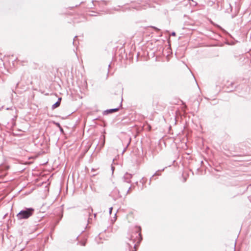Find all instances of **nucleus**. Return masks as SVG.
<instances>
[{
  "label": "nucleus",
  "instance_id": "5701e85b",
  "mask_svg": "<svg viewBox=\"0 0 251 251\" xmlns=\"http://www.w3.org/2000/svg\"><path fill=\"white\" fill-rule=\"evenodd\" d=\"M153 177H151L150 179V182H149V184L150 185L151 183V181L152 180V179L153 178Z\"/></svg>",
  "mask_w": 251,
  "mask_h": 251
},
{
  "label": "nucleus",
  "instance_id": "9d476101",
  "mask_svg": "<svg viewBox=\"0 0 251 251\" xmlns=\"http://www.w3.org/2000/svg\"><path fill=\"white\" fill-rule=\"evenodd\" d=\"M104 144H105V137H104V136H103V141H102V142L100 144V148H103L104 146Z\"/></svg>",
  "mask_w": 251,
  "mask_h": 251
},
{
  "label": "nucleus",
  "instance_id": "dca6fc26",
  "mask_svg": "<svg viewBox=\"0 0 251 251\" xmlns=\"http://www.w3.org/2000/svg\"><path fill=\"white\" fill-rule=\"evenodd\" d=\"M59 130L62 133H64V130L63 129V128L61 126H60V127H59Z\"/></svg>",
  "mask_w": 251,
  "mask_h": 251
},
{
  "label": "nucleus",
  "instance_id": "f257e3e1",
  "mask_svg": "<svg viewBox=\"0 0 251 251\" xmlns=\"http://www.w3.org/2000/svg\"><path fill=\"white\" fill-rule=\"evenodd\" d=\"M135 228H136L135 231V234L136 235V237H134V235H131L129 238V241L132 242V244L129 243H126L129 251H131V249H132V251H136L138 246L143 240L141 234V227L139 226H136Z\"/></svg>",
  "mask_w": 251,
  "mask_h": 251
},
{
  "label": "nucleus",
  "instance_id": "b1692460",
  "mask_svg": "<svg viewBox=\"0 0 251 251\" xmlns=\"http://www.w3.org/2000/svg\"><path fill=\"white\" fill-rule=\"evenodd\" d=\"M116 213H115V214H114V221H116Z\"/></svg>",
  "mask_w": 251,
  "mask_h": 251
},
{
  "label": "nucleus",
  "instance_id": "20e7f679",
  "mask_svg": "<svg viewBox=\"0 0 251 251\" xmlns=\"http://www.w3.org/2000/svg\"><path fill=\"white\" fill-rule=\"evenodd\" d=\"M122 100H123V99H122V101L121 102V103H120V106H119V107H117V108H115L109 109H107L106 110H104L103 112V114L104 115H108L109 114L113 113L114 112H117L118 111H119V110L120 109V107H121L122 106Z\"/></svg>",
  "mask_w": 251,
  "mask_h": 251
},
{
  "label": "nucleus",
  "instance_id": "2f4dec72",
  "mask_svg": "<svg viewBox=\"0 0 251 251\" xmlns=\"http://www.w3.org/2000/svg\"><path fill=\"white\" fill-rule=\"evenodd\" d=\"M138 181L136 182V185H138Z\"/></svg>",
  "mask_w": 251,
  "mask_h": 251
},
{
  "label": "nucleus",
  "instance_id": "bb28decb",
  "mask_svg": "<svg viewBox=\"0 0 251 251\" xmlns=\"http://www.w3.org/2000/svg\"><path fill=\"white\" fill-rule=\"evenodd\" d=\"M62 216L60 218V219L58 220V221L56 222V224H58L59 222V221L61 219Z\"/></svg>",
  "mask_w": 251,
  "mask_h": 251
},
{
  "label": "nucleus",
  "instance_id": "a878e982",
  "mask_svg": "<svg viewBox=\"0 0 251 251\" xmlns=\"http://www.w3.org/2000/svg\"><path fill=\"white\" fill-rule=\"evenodd\" d=\"M114 169V167L113 166H111V170H112V172H113Z\"/></svg>",
  "mask_w": 251,
  "mask_h": 251
},
{
  "label": "nucleus",
  "instance_id": "ddd939ff",
  "mask_svg": "<svg viewBox=\"0 0 251 251\" xmlns=\"http://www.w3.org/2000/svg\"><path fill=\"white\" fill-rule=\"evenodd\" d=\"M152 28L154 29L155 31H160V29H159L158 28L155 27V26H152L151 27Z\"/></svg>",
  "mask_w": 251,
  "mask_h": 251
},
{
  "label": "nucleus",
  "instance_id": "4be33fe9",
  "mask_svg": "<svg viewBox=\"0 0 251 251\" xmlns=\"http://www.w3.org/2000/svg\"><path fill=\"white\" fill-rule=\"evenodd\" d=\"M112 9H113V10H116V11H119V10H120V9H118V8H116V7L113 8Z\"/></svg>",
  "mask_w": 251,
  "mask_h": 251
},
{
  "label": "nucleus",
  "instance_id": "7ed1b4c3",
  "mask_svg": "<svg viewBox=\"0 0 251 251\" xmlns=\"http://www.w3.org/2000/svg\"><path fill=\"white\" fill-rule=\"evenodd\" d=\"M109 196L111 197L114 201H116L118 199L122 197L119 190L116 188L113 190L109 194Z\"/></svg>",
  "mask_w": 251,
  "mask_h": 251
},
{
  "label": "nucleus",
  "instance_id": "4468645a",
  "mask_svg": "<svg viewBox=\"0 0 251 251\" xmlns=\"http://www.w3.org/2000/svg\"><path fill=\"white\" fill-rule=\"evenodd\" d=\"M93 210L92 208H90L88 209L89 216H90L91 213H92Z\"/></svg>",
  "mask_w": 251,
  "mask_h": 251
},
{
  "label": "nucleus",
  "instance_id": "39448f33",
  "mask_svg": "<svg viewBox=\"0 0 251 251\" xmlns=\"http://www.w3.org/2000/svg\"><path fill=\"white\" fill-rule=\"evenodd\" d=\"M133 176V175L127 172L126 173L124 176L123 177V179L124 182H126L128 183H130L131 182V179Z\"/></svg>",
  "mask_w": 251,
  "mask_h": 251
},
{
  "label": "nucleus",
  "instance_id": "473e14b6",
  "mask_svg": "<svg viewBox=\"0 0 251 251\" xmlns=\"http://www.w3.org/2000/svg\"><path fill=\"white\" fill-rule=\"evenodd\" d=\"M19 85V83H17V84H16V87H17V86Z\"/></svg>",
  "mask_w": 251,
  "mask_h": 251
},
{
  "label": "nucleus",
  "instance_id": "f03ea898",
  "mask_svg": "<svg viewBox=\"0 0 251 251\" xmlns=\"http://www.w3.org/2000/svg\"><path fill=\"white\" fill-rule=\"evenodd\" d=\"M35 209L32 207H24L16 215L18 221L26 220L30 217L34 213Z\"/></svg>",
  "mask_w": 251,
  "mask_h": 251
},
{
  "label": "nucleus",
  "instance_id": "72a5a7b5",
  "mask_svg": "<svg viewBox=\"0 0 251 251\" xmlns=\"http://www.w3.org/2000/svg\"><path fill=\"white\" fill-rule=\"evenodd\" d=\"M92 16H96V15H94V14H93L91 15Z\"/></svg>",
  "mask_w": 251,
  "mask_h": 251
},
{
  "label": "nucleus",
  "instance_id": "423d86ee",
  "mask_svg": "<svg viewBox=\"0 0 251 251\" xmlns=\"http://www.w3.org/2000/svg\"><path fill=\"white\" fill-rule=\"evenodd\" d=\"M61 100H62L61 97L58 98L57 101L52 105V106H51L52 109H54L58 107L61 104Z\"/></svg>",
  "mask_w": 251,
  "mask_h": 251
},
{
  "label": "nucleus",
  "instance_id": "412c9836",
  "mask_svg": "<svg viewBox=\"0 0 251 251\" xmlns=\"http://www.w3.org/2000/svg\"><path fill=\"white\" fill-rule=\"evenodd\" d=\"M94 2H96V3H98L99 4H100V2H99V1H94V0H92V2L93 3H94Z\"/></svg>",
  "mask_w": 251,
  "mask_h": 251
},
{
  "label": "nucleus",
  "instance_id": "f8f14e48",
  "mask_svg": "<svg viewBox=\"0 0 251 251\" xmlns=\"http://www.w3.org/2000/svg\"><path fill=\"white\" fill-rule=\"evenodd\" d=\"M77 38V36H75V37H74L73 43V45L74 46H76L77 45V43H76V41H75V39H76Z\"/></svg>",
  "mask_w": 251,
  "mask_h": 251
},
{
  "label": "nucleus",
  "instance_id": "f3484780",
  "mask_svg": "<svg viewBox=\"0 0 251 251\" xmlns=\"http://www.w3.org/2000/svg\"><path fill=\"white\" fill-rule=\"evenodd\" d=\"M112 210H113V207H111L109 208V214H111V213H112Z\"/></svg>",
  "mask_w": 251,
  "mask_h": 251
},
{
  "label": "nucleus",
  "instance_id": "c85d7f7f",
  "mask_svg": "<svg viewBox=\"0 0 251 251\" xmlns=\"http://www.w3.org/2000/svg\"><path fill=\"white\" fill-rule=\"evenodd\" d=\"M6 109L7 110H9L11 109V108H10V107H7V108H6Z\"/></svg>",
  "mask_w": 251,
  "mask_h": 251
},
{
  "label": "nucleus",
  "instance_id": "6e6552de",
  "mask_svg": "<svg viewBox=\"0 0 251 251\" xmlns=\"http://www.w3.org/2000/svg\"><path fill=\"white\" fill-rule=\"evenodd\" d=\"M234 84V82H231L229 86H227V88L229 89V91H232L235 89V87H233Z\"/></svg>",
  "mask_w": 251,
  "mask_h": 251
},
{
  "label": "nucleus",
  "instance_id": "aec40b11",
  "mask_svg": "<svg viewBox=\"0 0 251 251\" xmlns=\"http://www.w3.org/2000/svg\"><path fill=\"white\" fill-rule=\"evenodd\" d=\"M131 189V187H129L128 189L127 190L126 194L129 193L130 190Z\"/></svg>",
  "mask_w": 251,
  "mask_h": 251
},
{
  "label": "nucleus",
  "instance_id": "cd10ccee",
  "mask_svg": "<svg viewBox=\"0 0 251 251\" xmlns=\"http://www.w3.org/2000/svg\"><path fill=\"white\" fill-rule=\"evenodd\" d=\"M4 106H2L1 107H0V111L2 110V109L3 108Z\"/></svg>",
  "mask_w": 251,
  "mask_h": 251
},
{
  "label": "nucleus",
  "instance_id": "c756f323",
  "mask_svg": "<svg viewBox=\"0 0 251 251\" xmlns=\"http://www.w3.org/2000/svg\"><path fill=\"white\" fill-rule=\"evenodd\" d=\"M102 3H103L104 4V5H106V2L105 1H102Z\"/></svg>",
  "mask_w": 251,
  "mask_h": 251
},
{
  "label": "nucleus",
  "instance_id": "1a4fd4ad",
  "mask_svg": "<svg viewBox=\"0 0 251 251\" xmlns=\"http://www.w3.org/2000/svg\"><path fill=\"white\" fill-rule=\"evenodd\" d=\"M146 179H147L146 178H145L143 177H142V178H141V179L140 180V183H142L143 184V185H144V184H145V182H146Z\"/></svg>",
  "mask_w": 251,
  "mask_h": 251
},
{
  "label": "nucleus",
  "instance_id": "6ab92c4d",
  "mask_svg": "<svg viewBox=\"0 0 251 251\" xmlns=\"http://www.w3.org/2000/svg\"><path fill=\"white\" fill-rule=\"evenodd\" d=\"M171 35L173 36H175L176 35V33L175 31H173L171 33Z\"/></svg>",
  "mask_w": 251,
  "mask_h": 251
},
{
  "label": "nucleus",
  "instance_id": "2eb2a0df",
  "mask_svg": "<svg viewBox=\"0 0 251 251\" xmlns=\"http://www.w3.org/2000/svg\"><path fill=\"white\" fill-rule=\"evenodd\" d=\"M130 142L129 141V143L127 144V146H126V147L124 149L123 151V153H124L125 151H126L128 146H129V145L130 144Z\"/></svg>",
  "mask_w": 251,
  "mask_h": 251
},
{
  "label": "nucleus",
  "instance_id": "9b49d317",
  "mask_svg": "<svg viewBox=\"0 0 251 251\" xmlns=\"http://www.w3.org/2000/svg\"><path fill=\"white\" fill-rule=\"evenodd\" d=\"M53 124L54 125H55L57 127H58V128L60 127V126H61V125L60 124L58 123V122H53Z\"/></svg>",
  "mask_w": 251,
  "mask_h": 251
},
{
  "label": "nucleus",
  "instance_id": "f704fd0d",
  "mask_svg": "<svg viewBox=\"0 0 251 251\" xmlns=\"http://www.w3.org/2000/svg\"><path fill=\"white\" fill-rule=\"evenodd\" d=\"M110 67V64L108 65V67L109 68Z\"/></svg>",
  "mask_w": 251,
  "mask_h": 251
},
{
  "label": "nucleus",
  "instance_id": "393cba45",
  "mask_svg": "<svg viewBox=\"0 0 251 251\" xmlns=\"http://www.w3.org/2000/svg\"><path fill=\"white\" fill-rule=\"evenodd\" d=\"M94 218L96 219V217H97V213H95L94 214Z\"/></svg>",
  "mask_w": 251,
  "mask_h": 251
},
{
  "label": "nucleus",
  "instance_id": "a211bd4d",
  "mask_svg": "<svg viewBox=\"0 0 251 251\" xmlns=\"http://www.w3.org/2000/svg\"><path fill=\"white\" fill-rule=\"evenodd\" d=\"M86 242L85 241L81 242V245L82 246H85L86 245Z\"/></svg>",
  "mask_w": 251,
  "mask_h": 251
},
{
  "label": "nucleus",
  "instance_id": "0eeeda50",
  "mask_svg": "<svg viewBox=\"0 0 251 251\" xmlns=\"http://www.w3.org/2000/svg\"><path fill=\"white\" fill-rule=\"evenodd\" d=\"M164 170V169H163L162 170H158L151 177H154L155 176H159L161 175L160 172L163 171Z\"/></svg>",
  "mask_w": 251,
  "mask_h": 251
},
{
  "label": "nucleus",
  "instance_id": "7c9ffc66",
  "mask_svg": "<svg viewBox=\"0 0 251 251\" xmlns=\"http://www.w3.org/2000/svg\"><path fill=\"white\" fill-rule=\"evenodd\" d=\"M91 220L90 218L88 219V223H90V220Z\"/></svg>",
  "mask_w": 251,
  "mask_h": 251
}]
</instances>
